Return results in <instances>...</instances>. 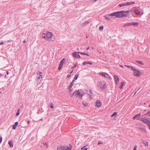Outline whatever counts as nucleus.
<instances>
[{
    "label": "nucleus",
    "instance_id": "nucleus-1",
    "mask_svg": "<svg viewBox=\"0 0 150 150\" xmlns=\"http://www.w3.org/2000/svg\"><path fill=\"white\" fill-rule=\"evenodd\" d=\"M129 11H120L114 12L110 14L112 16H116V17L120 18L123 16H126Z\"/></svg>",
    "mask_w": 150,
    "mask_h": 150
},
{
    "label": "nucleus",
    "instance_id": "nucleus-2",
    "mask_svg": "<svg viewBox=\"0 0 150 150\" xmlns=\"http://www.w3.org/2000/svg\"><path fill=\"white\" fill-rule=\"evenodd\" d=\"M53 35L52 33L48 32L47 33H43L41 36L42 38L47 41H51L52 40V37Z\"/></svg>",
    "mask_w": 150,
    "mask_h": 150
},
{
    "label": "nucleus",
    "instance_id": "nucleus-3",
    "mask_svg": "<svg viewBox=\"0 0 150 150\" xmlns=\"http://www.w3.org/2000/svg\"><path fill=\"white\" fill-rule=\"evenodd\" d=\"M146 115V114H145L144 115H142V116L140 117V120L145 124H147L148 126L149 125V124H150V119L146 118L145 116Z\"/></svg>",
    "mask_w": 150,
    "mask_h": 150
},
{
    "label": "nucleus",
    "instance_id": "nucleus-4",
    "mask_svg": "<svg viewBox=\"0 0 150 150\" xmlns=\"http://www.w3.org/2000/svg\"><path fill=\"white\" fill-rule=\"evenodd\" d=\"M74 94H75V96L76 97H81V98L84 95L83 92L81 90L75 91L74 92Z\"/></svg>",
    "mask_w": 150,
    "mask_h": 150
},
{
    "label": "nucleus",
    "instance_id": "nucleus-5",
    "mask_svg": "<svg viewBox=\"0 0 150 150\" xmlns=\"http://www.w3.org/2000/svg\"><path fill=\"white\" fill-rule=\"evenodd\" d=\"M138 125L140 126L137 127L138 129H140L142 131H144L145 130V125H143L142 123H139L138 124Z\"/></svg>",
    "mask_w": 150,
    "mask_h": 150
},
{
    "label": "nucleus",
    "instance_id": "nucleus-6",
    "mask_svg": "<svg viewBox=\"0 0 150 150\" xmlns=\"http://www.w3.org/2000/svg\"><path fill=\"white\" fill-rule=\"evenodd\" d=\"M141 72L136 69L134 70V75L137 76H139L140 75Z\"/></svg>",
    "mask_w": 150,
    "mask_h": 150
},
{
    "label": "nucleus",
    "instance_id": "nucleus-7",
    "mask_svg": "<svg viewBox=\"0 0 150 150\" xmlns=\"http://www.w3.org/2000/svg\"><path fill=\"white\" fill-rule=\"evenodd\" d=\"M86 93L89 95L90 98H91V97L92 96L93 94V93L92 92V90L89 88L86 91Z\"/></svg>",
    "mask_w": 150,
    "mask_h": 150
},
{
    "label": "nucleus",
    "instance_id": "nucleus-8",
    "mask_svg": "<svg viewBox=\"0 0 150 150\" xmlns=\"http://www.w3.org/2000/svg\"><path fill=\"white\" fill-rule=\"evenodd\" d=\"M90 22V20H88L86 21H85L84 22L82 23H81V26L82 27H84L87 24L89 23Z\"/></svg>",
    "mask_w": 150,
    "mask_h": 150
},
{
    "label": "nucleus",
    "instance_id": "nucleus-9",
    "mask_svg": "<svg viewBox=\"0 0 150 150\" xmlns=\"http://www.w3.org/2000/svg\"><path fill=\"white\" fill-rule=\"evenodd\" d=\"M72 54L73 57L75 58L79 57V58H80V56L79 54H78V52L77 53L76 52L73 53Z\"/></svg>",
    "mask_w": 150,
    "mask_h": 150
},
{
    "label": "nucleus",
    "instance_id": "nucleus-10",
    "mask_svg": "<svg viewBox=\"0 0 150 150\" xmlns=\"http://www.w3.org/2000/svg\"><path fill=\"white\" fill-rule=\"evenodd\" d=\"M141 115V113H139V114L135 115L134 117H133L132 119L133 120L135 119H137V120H140V116Z\"/></svg>",
    "mask_w": 150,
    "mask_h": 150
},
{
    "label": "nucleus",
    "instance_id": "nucleus-11",
    "mask_svg": "<svg viewBox=\"0 0 150 150\" xmlns=\"http://www.w3.org/2000/svg\"><path fill=\"white\" fill-rule=\"evenodd\" d=\"M37 79H39L42 78V73L40 72H39L37 73Z\"/></svg>",
    "mask_w": 150,
    "mask_h": 150
},
{
    "label": "nucleus",
    "instance_id": "nucleus-12",
    "mask_svg": "<svg viewBox=\"0 0 150 150\" xmlns=\"http://www.w3.org/2000/svg\"><path fill=\"white\" fill-rule=\"evenodd\" d=\"M102 105V103L100 100H98L96 102V106L97 107H100Z\"/></svg>",
    "mask_w": 150,
    "mask_h": 150
},
{
    "label": "nucleus",
    "instance_id": "nucleus-13",
    "mask_svg": "<svg viewBox=\"0 0 150 150\" xmlns=\"http://www.w3.org/2000/svg\"><path fill=\"white\" fill-rule=\"evenodd\" d=\"M114 79H115V82L117 84V83L119 81V78L118 77V76L116 75H114Z\"/></svg>",
    "mask_w": 150,
    "mask_h": 150
},
{
    "label": "nucleus",
    "instance_id": "nucleus-14",
    "mask_svg": "<svg viewBox=\"0 0 150 150\" xmlns=\"http://www.w3.org/2000/svg\"><path fill=\"white\" fill-rule=\"evenodd\" d=\"M112 16L110 14L109 15H107L105 17V18L108 20H110Z\"/></svg>",
    "mask_w": 150,
    "mask_h": 150
},
{
    "label": "nucleus",
    "instance_id": "nucleus-15",
    "mask_svg": "<svg viewBox=\"0 0 150 150\" xmlns=\"http://www.w3.org/2000/svg\"><path fill=\"white\" fill-rule=\"evenodd\" d=\"M62 150H71V148L67 146L62 147Z\"/></svg>",
    "mask_w": 150,
    "mask_h": 150
},
{
    "label": "nucleus",
    "instance_id": "nucleus-16",
    "mask_svg": "<svg viewBox=\"0 0 150 150\" xmlns=\"http://www.w3.org/2000/svg\"><path fill=\"white\" fill-rule=\"evenodd\" d=\"M104 77H106L109 79H110L111 78L108 74L105 73H104Z\"/></svg>",
    "mask_w": 150,
    "mask_h": 150
},
{
    "label": "nucleus",
    "instance_id": "nucleus-17",
    "mask_svg": "<svg viewBox=\"0 0 150 150\" xmlns=\"http://www.w3.org/2000/svg\"><path fill=\"white\" fill-rule=\"evenodd\" d=\"M134 3L135 2H129L126 3H125V6H126L128 5H130Z\"/></svg>",
    "mask_w": 150,
    "mask_h": 150
},
{
    "label": "nucleus",
    "instance_id": "nucleus-18",
    "mask_svg": "<svg viewBox=\"0 0 150 150\" xmlns=\"http://www.w3.org/2000/svg\"><path fill=\"white\" fill-rule=\"evenodd\" d=\"M18 122H15L14 124L13 125L12 129H16V126L18 125Z\"/></svg>",
    "mask_w": 150,
    "mask_h": 150
},
{
    "label": "nucleus",
    "instance_id": "nucleus-19",
    "mask_svg": "<svg viewBox=\"0 0 150 150\" xmlns=\"http://www.w3.org/2000/svg\"><path fill=\"white\" fill-rule=\"evenodd\" d=\"M65 59L64 58H63L62 61L60 62L59 64L60 65H61V66H63L64 63L65 61Z\"/></svg>",
    "mask_w": 150,
    "mask_h": 150
},
{
    "label": "nucleus",
    "instance_id": "nucleus-20",
    "mask_svg": "<svg viewBox=\"0 0 150 150\" xmlns=\"http://www.w3.org/2000/svg\"><path fill=\"white\" fill-rule=\"evenodd\" d=\"M134 12L136 15L137 16L139 15L140 13V12L137 10H134Z\"/></svg>",
    "mask_w": 150,
    "mask_h": 150
},
{
    "label": "nucleus",
    "instance_id": "nucleus-21",
    "mask_svg": "<svg viewBox=\"0 0 150 150\" xmlns=\"http://www.w3.org/2000/svg\"><path fill=\"white\" fill-rule=\"evenodd\" d=\"M88 64H92V63L91 62H84L83 63V65H86Z\"/></svg>",
    "mask_w": 150,
    "mask_h": 150
},
{
    "label": "nucleus",
    "instance_id": "nucleus-22",
    "mask_svg": "<svg viewBox=\"0 0 150 150\" xmlns=\"http://www.w3.org/2000/svg\"><path fill=\"white\" fill-rule=\"evenodd\" d=\"M78 53H80L82 55H87L88 56H89V55L86 53H85L84 52H78Z\"/></svg>",
    "mask_w": 150,
    "mask_h": 150
},
{
    "label": "nucleus",
    "instance_id": "nucleus-23",
    "mask_svg": "<svg viewBox=\"0 0 150 150\" xmlns=\"http://www.w3.org/2000/svg\"><path fill=\"white\" fill-rule=\"evenodd\" d=\"M8 143L11 147H13V142L12 141H9V142H8Z\"/></svg>",
    "mask_w": 150,
    "mask_h": 150
},
{
    "label": "nucleus",
    "instance_id": "nucleus-24",
    "mask_svg": "<svg viewBox=\"0 0 150 150\" xmlns=\"http://www.w3.org/2000/svg\"><path fill=\"white\" fill-rule=\"evenodd\" d=\"M132 25V23H127V24H125L124 25V26H129L130 25Z\"/></svg>",
    "mask_w": 150,
    "mask_h": 150
},
{
    "label": "nucleus",
    "instance_id": "nucleus-25",
    "mask_svg": "<svg viewBox=\"0 0 150 150\" xmlns=\"http://www.w3.org/2000/svg\"><path fill=\"white\" fill-rule=\"evenodd\" d=\"M143 142L145 146H147L148 145V142L146 141H143Z\"/></svg>",
    "mask_w": 150,
    "mask_h": 150
},
{
    "label": "nucleus",
    "instance_id": "nucleus-26",
    "mask_svg": "<svg viewBox=\"0 0 150 150\" xmlns=\"http://www.w3.org/2000/svg\"><path fill=\"white\" fill-rule=\"evenodd\" d=\"M132 25H133L135 26H138L139 25V23L137 22H133L132 23Z\"/></svg>",
    "mask_w": 150,
    "mask_h": 150
},
{
    "label": "nucleus",
    "instance_id": "nucleus-27",
    "mask_svg": "<svg viewBox=\"0 0 150 150\" xmlns=\"http://www.w3.org/2000/svg\"><path fill=\"white\" fill-rule=\"evenodd\" d=\"M124 83L123 82H122L121 83V85L120 86V89H122V88L123 86L124 85Z\"/></svg>",
    "mask_w": 150,
    "mask_h": 150
},
{
    "label": "nucleus",
    "instance_id": "nucleus-28",
    "mask_svg": "<svg viewBox=\"0 0 150 150\" xmlns=\"http://www.w3.org/2000/svg\"><path fill=\"white\" fill-rule=\"evenodd\" d=\"M74 79H73L71 83V84L69 86L70 87V88L72 87V86L74 85V83H73V82H74Z\"/></svg>",
    "mask_w": 150,
    "mask_h": 150
},
{
    "label": "nucleus",
    "instance_id": "nucleus-29",
    "mask_svg": "<svg viewBox=\"0 0 150 150\" xmlns=\"http://www.w3.org/2000/svg\"><path fill=\"white\" fill-rule=\"evenodd\" d=\"M82 103L84 106L86 107L88 105V103H85L84 102H82Z\"/></svg>",
    "mask_w": 150,
    "mask_h": 150
},
{
    "label": "nucleus",
    "instance_id": "nucleus-30",
    "mask_svg": "<svg viewBox=\"0 0 150 150\" xmlns=\"http://www.w3.org/2000/svg\"><path fill=\"white\" fill-rule=\"evenodd\" d=\"M50 107L52 108H54V106H53V104L52 103H50Z\"/></svg>",
    "mask_w": 150,
    "mask_h": 150
},
{
    "label": "nucleus",
    "instance_id": "nucleus-31",
    "mask_svg": "<svg viewBox=\"0 0 150 150\" xmlns=\"http://www.w3.org/2000/svg\"><path fill=\"white\" fill-rule=\"evenodd\" d=\"M117 114V113L116 112H115L113 113V114L111 115V117H113L114 116H115V115Z\"/></svg>",
    "mask_w": 150,
    "mask_h": 150
},
{
    "label": "nucleus",
    "instance_id": "nucleus-32",
    "mask_svg": "<svg viewBox=\"0 0 150 150\" xmlns=\"http://www.w3.org/2000/svg\"><path fill=\"white\" fill-rule=\"evenodd\" d=\"M125 3H123V4H120L119 5V6L120 7H122V6H125Z\"/></svg>",
    "mask_w": 150,
    "mask_h": 150
},
{
    "label": "nucleus",
    "instance_id": "nucleus-33",
    "mask_svg": "<svg viewBox=\"0 0 150 150\" xmlns=\"http://www.w3.org/2000/svg\"><path fill=\"white\" fill-rule=\"evenodd\" d=\"M62 146H58L57 148V149L58 150H62Z\"/></svg>",
    "mask_w": 150,
    "mask_h": 150
},
{
    "label": "nucleus",
    "instance_id": "nucleus-34",
    "mask_svg": "<svg viewBox=\"0 0 150 150\" xmlns=\"http://www.w3.org/2000/svg\"><path fill=\"white\" fill-rule=\"evenodd\" d=\"M103 29V25H102L99 27V29L100 30H102Z\"/></svg>",
    "mask_w": 150,
    "mask_h": 150
},
{
    "label": "nucleus",
    "instance_id": "nucleus-35",
    "mask_svg": "<svg viewBox=\"0 0 150 150\" xmlns=\"http://www.w3.org/2000/svg\"><path fill=\"white\" fill-rule=\"evenodd\" d=\"M79 75H77L76 74L74 76V79H77L78 77V76Z\"/></svg>",
    "mask_w": 150,
    "mask_h": 150
},
{
    "label": "nucleus",
    "instance_id": "nucleus-36",
    "mask_svg": "<svg viewBox=\"0 0 150 150\" xmlns=\"http://www.w3.org/2000/svg\"><path fill=\"white\" fill-rule=\"evenodd\" d=\"M103 143V142L102 141H99L98 142V144H102Z\"/></svg>",
    "mask_w": 150,
    "mask_h": 150
},
{
    "label": "nucleus",
    "instance_id": "nucleus-37",
    "mask_svg": "<svg viewBox=\"0 0 150 150\" xmlns=\"http://www.w3.org/2000/svg\"><path fill=\"white\" fill-rule=\"evenodd\" d=\"M137 62H138V63L139 64H140L141 65H143L144 64L142 62L139 61H137Z\"/></svg>",
    "mask_w": 150,
    "mask_h": 150
},
{
    "label": "nucleus",
    "instance_id": "nucleus-38",
    "mask_svg": "<svg viewBox=\"0 0 150 150\" xmlns=\"http://www.w3.org/2000/svg\"><path fill=\"white\" fill-rule=\"evenodd\" d=\"M72 87H71L70 86H69V91L70 92H71L72 91Z\"/></svg>",
    "mask_w": 150,
    "mask_h": 150
},
{
    "label": "nucleus",
    "instance_id": "nucleus-39",
    "mask_svg": "<svg viewBox=\"0 0 150 150\" xmlns=\"http://www.w3.org/2000/svg\"><path fill=\"white\" fill-rule=\"evenodd\" d=\"M130 69L134 71V70L135 69V68L134 67H131L130 68H129Z\"/></svg>",
    "mask_w": 150,
    "mask_h": 150
},
{
    "label": "nucleus",
    "instance_id": "nucleus-40",
    "mask_svg": "<svg viewBox=\"0 0 150 150\" xmlns=\"http://www.w3.org/2000/svg\"><path fill=\"white\" fill-rule=\"evenodd\" d=\"M137 146L135 145L134 146V149H133V150H137Z\"/></svg>",
    "mask_w": 150,
    "mask_h": 150
},
{
    "label": "nucleus",
    "instance_id": "nucleus-41",
    "mask_svg": "<svg viewBox=\"0 0 150 150\" xmlns=\"http://www.w3.org/2000/svg\"><path fill=\"white\" fill-rule=\"evenodd\" d=\"M62 66H61V65H59V67H58V69H59V70H60L61 69V68H62Z\"/></svg>",
    "mask_w": 150,
    "mask_h": 150
},
{
    "label": "nucleus",
    "instance_id": "nucleus-42",
    "mask_svg": "<svg viewBox=\"0 0 150 150\" xmlns=\"http://www.w3.org/2000/svg\"><path fill=\"white\" fill-rule=\"evenodd\" d=\"M146 114V115H148L149 116H150V111L148 112Z\"/></svg>",
    "mask_w": 150,
    "mask_h": 150
},
{
    "label": "nucleus",
    "instance_id": "nucleus-43",
    "mask_svg": "<svg viewBox=\"0 0 150 150\" xmlns=\"http://www.w3.org/2000/svg\"><path fill=\"white\" fill-rule=\"evenodd\" d=\"M19 112H17L16 114V116H18L19 115Z\"/></svg>",
    "mask_w": 150,
    "mask_h": 150
},
{
    "label": "nucleus",
    "instance_id": "nucleus-44",
    "mask_svg": "<svg viewBox=\"0 0 150 150\" xmlns=\"http://www.w3.org/2000/svg\"><path fill=\"white\" fill-rule=\"evenodd\" d=\"M76 66V64H75L74 66L71 67V68L74 69L75 67Z\"/></svg>",
    "mask_w": 150,
    "mask_h": 150
},
{
    "label": "nucleus",
    "instance_id": "nucleus-45",
    "mask_svg": "<svg viewBox=\"0 0 150 150\" xmlns=\"http://www.w3.org/2000/svg\"><path fill=\"white\" fill-rule=\"evenodd\" d=\"M87 147H85V146H84V148H83V150H87Z\"/></svg>",
    "mask_w": 150,
    "mask_h": 150
},
{
    "label": "nucleus",
    "instance_id": "nucleus-46",
    "mask_svg": "<svg viewBox=\"0 0 150 150\" xmlns=\"http://www.w3.org/2000/svg\"><path fill=\"white\" fill-rule=\"evenodd\" d=\"M2 137H0V143H1L2 142Z\"/></svg>",
    "mask_w": 150,
    "mask_h": 150
},
{
    "label": "nucleus",
    "instance_id": "nucleus-47",
    "mask_svg": "<svg viewBox=\"0 0 150 150\" xmlns=\"http://www.w3.org/2000/svg\"><path fill=\"white\" fill-rule=\"evenodd\" d=\"M98 87L100 88H101L102 89V88H103V86H102L101 85H100V86H98Z\"/></svg>",
    "mask_w": 150,
    "mask_h": 150
},
{
    "label": "nucleus",
    "instance_id": "nucleus-48",
    "mask_svg": "<svg viewBox=\"0 0 150 150\" xmlns=\"http://www.w3.org/2000/svg\"><path fill=\"white\" fill-rule=\"evenodd\" d=\"M74 95H75V94H74V92L72 94H71V97H72Z\"/></svg>",
    "mask_w": 150,
    "mask_h": 150
},
{
    "label": "nucleus",
    "instance_id": "nucleus-49",
    "mask_svg": "<svg viewBox=\"0 0 150 150\" xmlns=\"http://www.w3.org/2000/svg\"><path fill=\"white\" fill-rule=\"evenodd\" d=\"M125 67H127L128 68H130V67L131 66H128V65H125Z\"/></svg>",
    "mask_w": 150,
    "mask_h": 150
},
{
    "label": "nucleus",
    "instance_id": "nucleus-50",
    "mask_svg": "<svg viewBox=\"0 0 150 150\" xmlns=\"http://www.w3.org/2000/svg\"><path fill=\"white\" fill-rule=\"evenodd\" d=\"M23 108V105H21V106H20V108Z\"/></svg>",
    "mask_w": 150,
    "mask_h": 150
},
{
    "label": "nucleus",
    "instance_id": "nucleus-51",
    "mask_svg": "<svg viewBox=\"0 0 150 150\" xmlns=\"http://www.w3.org/2000/svg\"><path fill=\"white\" fill-rule=\"evenodd\" d=\"M100 74L102 76H103V72H102L101 73H100Z\"/></svg>",
    "mask_w": 150,
    "mask_h": 150
},
{
    "label": "nucleus",
    "instance_id": "nucleus-52",
    "mask_svg": "<svg viewBox=\"0 0 150 150\" xmlns=\"http://www.w3.org/2000/svg\"><path fill=\"white\" fill-rule=\"evenodd\" d=\"M71 74H70L69 75L68 74V75H67V76H68V77H69L71 76Z\"/></svg>",
    "mask_w": 150,
    "mask_h": 150
},
{
    "label": "nucleus",
    "instance_id": "nucleus-53",
    "mask_svg": "<svg viewBox=\"0 0 150 150\" xmlns=\"http://www.w3.org/2000/svg\"><path fill=\"white\" fill-rule=\"evenodd\" d=\"M20 111V109H18L17 110V112H19Z\"/></svg>",
    "mask_w": 150,
    "mask_h": 150
},
{
    "label": "nucleus",
    "instance_id": "nucleus-54",
    "mask_svg": "<svg viewBox=\"0 0 150 150\" xmlns=\"http://www.w3.org/2000/svg\"><path fill=\"white\" fill-rule=\"evenodd\" d=\"M3 44V42H0V45H2Z\"/></svg>",
    "mask_w": 150,
    "mask_h": 150
},
{
    "label": "nucleus",
    "instance_id": "nucleus-55",
    "mask_svg": "<svg viewBox=\"0 0 150 150\" xmlns=\"http://www.w3.org/2000/svg\"><path fill=\"white\" fill-rule=\"evenodd\" d=\"M103 87H104V88L105 87H106V86H105V84H104V86H103Z\"/></svg>",
    "mask_w": 150,
    "mask_h": 150
},
{
    "label": "nucleus",
    "instance_id": "nucleus-56",
    "mask_svg": "<svg viewBox=\"0 0 150 150\" xmlns=\"http://www.w3.org/2000/svg\"><path fill=\"white\" fill-rule=\"evenodd\" d=\"M73 71V70H72L70 72V74L72 73V72Z\"/></svg>",
    "mask_w": 150,
    "mask_h": 150
},
{
    "label": "nucleus",
    "instance_id": "nucleus-57",
    "mask_svg": "<svg viewBox=\"0 0 150 150\" xmlns=\"http://www.w3.org/2000/svg\"><path fill=\"white\" fill-rule=\"evenodd\" d=\"M89 47H87V48H86V50H88L89 49Z\"/></svg>",
    "mask_w": 150,
    "mask_h": 150
},
{
    "label": "nucleus",
    "instance_id": "nucleus-58",
    "mask_svg": "<svg viewBox=\"0 0 150 150\" xmlns=\"http://www.w3.org/2000/svg\"><path fill=\"white\" fill-rule=\"evenodd\" d=\"M83 148H84V146H83V147H82L81 148V150H83Z\"/></svg>",
    "mask_w": 150,
    "mask_h": 150
},
{
    "label": "nucleus",
    "instance_id": "nucleus-59",
    "mask_svg": "<svg viewBox=\"0 0 150 150\" xmlns=\"http://www.w3.org/2000/svg\"><path fill=\"white\" fill-rule=\"evenodd\" d=\"M137 91H136L135 93H134V95H135V94H136L137 93Z\"/></svg>",
    "mask_w": 150,
    "mask_h": 150
},
{
    "label": "nucleus",
    "instance_id": "nucleus-60",
    "mask_svg": "<svg viewBox=\"0 0 150 150\" xmlns=\"http://www.w3.org/2000/svg\"><path fill=\"white\" fill-rule=\"evenodd\" d=\"M45 144L46 145V146H47V143H45Z\"/></svg>",
    "mask_w": 150,
    "mask_h": 150
},
{
    "label": "nucleus",
    "instance_id": "nucleus-61",
    "mask_svg": "<svg viewBox=\"0 0 150 150\" xmlns=\"http://www.w3.org/2000/svg\"><path fill=\"white\" fill-rule=\"evenodd\" d=\"M2 76V75L1 74H0V77Z\"/></svg>",
    "mask_w": 150,
    "mask_h": 150
},
{
    "label": "nucleus",
    "instance_id": "nucleus-62",
    "mask_svg": "<svg viewBox=\"0 0 150 150\" xmlns=\"http://www.w3.org/2000/svg\"><path fill=\"white\" fill-rule=\"evenodd\" d=\"M6 72L7 73H6V74H8V71H6Z\"/></svg>",
    "mask_w": 150,
    "mask_h": 150
},
{
    "label": "nucleus",
    "instance_id": "nucleus-63",
    "mask_svg": "<svg viewBox=\"0 0 150 150\" xmlns=\"http://www.w3.org/2000/svg\"><path fill=\"white\" fill-rule=\"evenodd\" d=\"M25 40H24L23 41V42L24 43H25Z\"/></svg>",
    "mask_w": 150,
    "mask_h": 150
},
{
    "label": "nucleus",
    "instance_id": "nucleus-64",
    "mask_svg": "<svg viewBox=\"0 0 150 150\" xmlns=\"http://www.w3.org/2000/svg\"><path fill=\"white\" fill-rule=\"evenodd\" d=\"M30 122V121H28L27 122V123H29Z\"/></svg>",
    "mask_w": 150,
    "mask_h": 150
}]
</instances>
